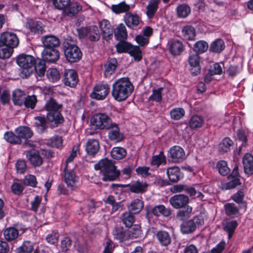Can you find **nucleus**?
Wrapping results in <instances>:
<instances>
[{"mask_svg":"<svg viewBox=\"0 0 253 253\" xmlns=\"http://www.w3.org/2000/svg\"><path fill=\"white\" fill-rule=\"evenodd\" d=\"M176 12L178 18H185L190 14L191 8L188 5L182 3L177 6Z\"/></svg>","mask_w":253,"mask_h":253,"instance_id":"473e14b6","label":"nucleus"},{"mask_svg":"<svg viewBox=\"0 0 253 253\" xmlns=\"http://www.w3.org/2000/svg\"><path fill=\"white\" fill-rule=\"evenodd\" d=\"M110 91V86L107 84H100L94 87L90 96L91 98L102 100L104 99Z\"/></svg>","mask_w":253,"mask_h":253,"instance_id":"9d476101","label":"nucleus"},{"mask_svg":"<svg viewBox=\"0 0 253 253\" xmlns=\"http://www.w3.org/2000/svg\"><path fill=\"white\" fill-rule=\"evenodd\" d=\"M41 40L46 48H54L59 44L58 39L52 35L44 36L42 38Z\"/></svg>","mask_w":253,"mask_h":253,"instance_id":"c756f323","label":"nucleus"},{"mask_svg":"<svg viewBox=\"0 0 253 253\" xmlns=\"http://www.w3.org/2000/svg\"><path fill=\"white\" fill-rule=\"evenodd\" d=\"M108 137L111 140L120 142L124 139L123 134L120 131V129L117 124L112 123L109 127Z\"/></svg>","mask_w":253,"mask_h":253,"instance_id":"412c9836","label":"nucleus"},{"mask_svg":"<svg viewBox=\"0 0 253 253\" xmlns=\"http://www.w3.org/2000/svg\"><path fill=\"white\" fill-rule=\"evenodd\" d=\"M167 174L169 180L173 182L178 181L182 177L180 169L177 167H172L168 168Z\"/></svg>","mask_w":253,"mask_h":253,"instance_id":"bb28decb","label":"nucleus"},{"mask_svg":"<svg viewBox=\"0 0 253 253\" xmlns=\"http://www.w3.org/2000/svg\"><path fill=\"white\" fill-rule=\"evenodd\" d=\"M242 162L245 173L249 175L253 174V156L247 153L243 157Z\"/></svg>","mask_w":253,"mask_h":253,"instance_id":"a878e982","label":"nucleus"},{"mask_svg":"<svg viewBox=\"0 0 253 253\" xmlns=\"http://www.w3.org/2000/svg\"><path fill=\"white\" fill-rule=\"evenodd\" d=\"M116 39L120 41H123L127 37V32L125 25L123 24H119L114 32Z\"/></svg>","mask_w":253,"mask_h":253,"instance_id":"e433bc0d","label":"nucleus"},{"mask_svg":"<svg viewBox=\"0 0 253 253\" xmlns=\"http://www.w3.org/2000/svg\"><path fill=\"white\" fill-rule=\"evenodd\" d=\"M18 231L15 228H8L4 231V237L7 241L15 240L18 237Z\"/></svg>","mask_w":253,"mask_h":253,"instance_id":"a18cd8bd","label":"nucleus"},{"mask_svg":"<svg viewBox=\"0 0 253 253\" xmlns=\"http://www.w3.org/2000/svg\"><path fill=\"white\" fill-rule=\"evenodd\" d=\"M64 52L66 59L70 62H78L82 57L80 49L75 44L65 42Z\"/></svg>","mask_w":253,"mask_h":253,"instance_id":"423d86ee","label":"nucleus"},{"mask_svg":"<svg viewBox=\"0 0 253 253\" xmlns=\"http://www.w3.org/2000/svg\"><path fill=\"white\" fill-rule=\"evenodd\" d=\"M82 9V6L75 1L70 2L62 10V15L64 16L73 17Z\"/></svg>","mask_w":253,"mask_h":253,"instance_id":"f8f14e48","label":"nucleus"},{"mask_svg":"<svg viewBox=\"0 0 253 253\" xmlns=\"http://www.w3.org/2000/svg\"><path fill=\"white\" fill-rule=\"evenodd\" d=\"M78 32L80 39L86 38L90 41H97L100 38V33L96 26L82 27Z\"/></svg>","mask_w":253,"mask_h":253,"instance_id":"6e6552de","label":"nucleus"},{"mask_svg":"<svg viewBox=\"0 0 253 253\" xmlns=\"http://www.w3.org/2000/svg\"><path fill=\"white\" fill-rule=\"evenodd\" d=\"M25 94L21 89H16L13 92L12 100L14 104L18 106L23 105Z\"/></svg>","mask_w":253,"mask_h":253,"instance_id":"f704fd0d","label":"nucleus"},{"mask_svg":"<svg viewBox=\"0 0 253 253\" xmlns=\"http://www.w3.org/2000/svg\"><path fill=\"white\" fill-rule=\"evenodd\" d=\"M143 205V202L141 200L135 199L128 206V209L131 212L137 213L142 210Z\"/></svg>","mask_w":253,"mask_h":253,"instance_id":"79ce46f5","label":"nucleus"},{"mask_svg":"<svg viewBox=\"0 0 253 253\" xmlns=\"http://www.w3.org/2000/svg\"><path fill=\"white\" fill-rule=\"evenodd\" d=\"M189 63L191 67L195 68L196 72H198L200 71V57L198 54H193L191 55L189 57Z\"/></svg>","mask_w":253,"mask_h":253,"instance_id":"13d9d810","label":"nucleus"},{"mask_svg":"<svg viewBox=\"0 0 253 253\" xmlns=\"http://www.w3.org/2000/svg\"><path fill=\"white\" fill-rule=\"evenodd\" d=\"M116 47L118 52H128L135 60L139 61L142 58V51L138 46L121 41L116 45Z\"/></svg>","mask_w":253,"mask_h":253,"instance_id":"20e7f679","label":"nucleus"},{"mask_svg":"<svg viewBox=\"0 0 253 253\" xmlns=\"http://www.w3.org/2000/svg\"><path fill=\"white\" fill-rule=\"evenodd\" d=\"M185 115L184 110L180 107L175 108L170 111V118L172 120H178L181 119Z\"/></svg>","mask_w":253,"mask_h":253,"instance_id":"603ef678","label":"nucleus"},{"mask_svg":"<svg viewBox=\"0 0 253 253\" xmlns=\"http://www.w3.org/2000/svg\"><path fill=\"white\" fill-rule=\"evenodd\" d=\"M42 58L44 61L55 63L59 58V52L55 48H46L42 52Z\"/></svg>","mask_w":253,"mask_h":253,"instance_id":"aec40b11","label":"nucleus"},{"mask_svg":"<svg viewBox=\"0 0 253 253\" xmlns=\"http://www.w3.org/2000/svg\"><path fill=\"white\" fill-rule=\"evenodd\" d=\"M46 76L48 80L52 82H57L60 79V74L57 69L51 68L47 70Z\"/></svg>","mask_w":253,"mask_h":253,"instance_id":"bf43d9fd","label":"nucleus"},{"mask_svg":"<svg viewBox=\"0 0 253 253\" xmlns=\"http://www.w3.org/2000/svg\"><path fill=\"white\" fill-rule=\"evenodd\" d=\"M37 102V97L35 95H29L25 97L23 104L27 108L34 109Z\"/></svg>","mask_w":253,"mask_h":253,"instance_id":"e2e57ef3","label":"nucleus"},{"mask_svg":"<svg viewBox=\"0 0 253 253\" xmlns=\"http://www.w3.org/2000/svg\"><path fill=\"white\" fill-rule=\"evenodd\" d=\"M64 84L71 87H75L78 82V75L74 70H68L64 73Z\"/></svg>","mask_w":253,"mask_h":253,"instance_id":"f3484780","label":"nucleus"},{"mask_svg":"<svg viewBox=\"0 0 253 253\" xmlns=\"http://www.w3.org/2000/svg\"><path fill=\"white\" fill-rule=\"evenodd\" d=\"M36 60L34 57L30 55L22 54L19 55L17 58V64L24 70H27L25 74L29 75L33 71V67L35 64Z\"/></svg>","mask_w":253,"mask_h":253,"instance_id":"1a4fd4ad","label":"nucleus"},{"mask_svg":"<svg viewBox=\"0 0 253 253\" xmlns=\"http://www.w3.org/2000/svg\"><path fill=\"white\" fill-rule=\"evenodd\" d=\"M156 236L159 243L162 246H168L171 243V237L167 231H159L157 232Z\"/></svg>","mask_w":253,"mask_h":253,"instance_id":"cd10ccee","label":"nucleus"},{"mask_svg":"<svg viewBox=\"0 0 253 253\" xmlns=\"http://www.w3.org/2000/svg\"><path fill=\"white\" fill-rule=\"evenodd\" d=\"M152 212L157 216L162 215L165 217H168L171 213L170 210L169 208H166L163 205H160L154 207L152 210Z\"/></svg>","mask_w":253,"mask_h":253,"instance_id":"72a5a7b5","label":"nucleus"},{"mask_svg":"<svg viewBox=\"0 0 253 253\" xmlns=\"http://www.w3.org/2000/svg\"><path fill=\"white\" fill-rule=\"evenodd\" d=\"M114 238L120 242H123L129 239L127 231H124L122 228H116L113 231Z\"/></svg>","mask_w":253,"mask_h":253,"instance_id":"c9c22d12","label":"nucleus"},{"mask_svg":"<svg viewBox=\"0 0 253 253\" xmlns=\"http://www.w3.org/2000/svg\"><path fill=\"white\" fill-rule=\"evenodd\" d=\"M94 168L96 170H100L103 174L102 179L104 181L114 180L120 174V172L116 170L115 166L108 159L101 160L94 166Z\"/></svg>","mask_w":253,"mask_h":253,"instance_id":"f03ea898","label":"nucleus"},{"mask_svg":"<svg viewBox=\"0 0 253 253\" xmlns=\"http://www.w3.org/2000/svg\"><path fill=\"white\" fill-rule=\"evenodd\" d=\"M112 123L111 119L104 113L95 114L90 120L91 125L100 130L109 129Z\"/></svg>","mask_w":253,"mask_h":253,"instance_id":"39448f33","label":"nucleus"},{"mask_svg":"<svg viewBox=\"0 0 253 253\" xmlns=\"http://www.w3.org/2000/svg\"><path fill=\"white\" fill-rule=\"evenodd\" d=\"M122 220L126 227H130L134 221V218L130 212H126L123 214Z\"/></svg>","mask_w":253,"mask_h":253,"instance_id":"0e129e2a","label":"nucleus"},{"mask_svg":"<svg viewBox=\"0 0 253 253\" xmlns=\"http://www.w3.org/2000/svg\"><path fill=\"white\" fill-rule=\"evenodd\" d=\"M228 178L230 180L229 182L223 183L222 185V187L224 189H232L241 184L237 167L234 168L231 174L228 177Z\"/></svg>","mask_w":253,"mask_h":253,"instance_id":"ddd939ff","label":"nucleus"},{"mask_svg":"<svg viewBox=\"0 0 253 253\" xmlns=\"http://www.w3.org/2000/svg\"><path fill=\"white\" fill-rule=\"evenodd\" d=\"M79 177L76 175L73 170H68L65 168L64 174V180L68 187L73 189L79 185Z\"/></svg>","mask_w":253,"mask_h":253,"instance_id":"2eb2a0df","label":"nucleus"},{"mask_svg":"<svg viewBox=\"0 0 253 253\" xmlns=\"http://www.w3.org/2000/svg\"><path fill=\"white\" fill-rule=\"evenodd\" d=\"M111 154L113 159L120 160L126 156V150L122 147H114L112 150Z\"/></svg>","mask_w":253,"mask_h":253,"instance_id":"09e8293b","label":"nucleus"},{"mask_svg":"<svg viewBox=\"0 0 253 253\" xmlns=\"http://www.w3.org/2000/svg\"><path fill=\"white\" fill-rule=\"evenodd\" d=\"M204 123L203 118L198 115L193 116L189 121V126L192 129L201 127Z\"/></svg>","mask_w":253,"mask_h":253,"instance_id":"4c0bfd02","label":"nucleus"},{"mask_svg":"<svg viewBox=\"0 0 253 253\" xmlns=\"http://www.w3.org/2000/svg\"><path fill=\"white\" fill-rule=\"evenodd\" d=\"M13 50L8 46L3 44L0 42V58L5 59L9 58Z\"/></svg>","mask_w":253,"mask_h":253,"instance_id":"49530a36","label":"nucleus"},{"mask_svg":"<svg viewBox=\"0 0 253 253\" xmlns=\"http://www.w3.org/2000/svg\"><path fill=\"white\" fill-rule=\"evenodd\" d=\"M15 133L18 137L22 140V139H27L31 138L33 134L31 129L27 126H21L15 129Z\"/></svg>","mask_w":253,"mask_h":253,"instance_id":"c85d7f7f","label":"nucleus"},{"mask_svg":"<svg viewBox=\"0 0 253 253\" xmlns=\"http://www.w3.org/2000/svg\"><path fill=\"white\" fill-rule=\"evenodd\" d=\"M117 61L115 58H111L108 60L104 66V76L109 78L112 75L117 66Z\"/></svg>","mask_w":253,"mask_h":253,"instance_id":"7c9ffc66","label":"nucleus"},{"mask_svg":"<svg viewBox=\"0 0 253 253\" xmlns=\"http://www.w3.org/2000/svg\"><path fill=\"white\" fill-rule=\"evenodd\" d=\"M217 168L219 173L222 175H226L228 174L230 169L227 166V164L225 161H220L217 164Z\"/></svg>","mask_w":253,"mask_h":253,"instance_id":"680f3d73","label":"nucleus"},{"mask_svg":"<svg viewBox=\"0 0 253 253\" xmlns=\"http://www.w3.org/2000/svg\"><path fill=\"white\" fill-rule=\"evenodd\" d=\"M192 208L187 207L185 209L179 211L177 214V217L181 220L188 218L192 212Z\"/></svg>","mask_w":253,"mask_h":253,"instance_id":"69168bd1","label":"nucleus"},{"mask_svg":"<svg viewBox=\"0 0 253 253\" xmlns=\"http://www.w3.org/2000/svg\"><path fill=\"white\" fill-rule=\"evenodd\" d=\"M208 48L207 42L204 41H200L195 43L193 49L197 53H202L207 51Z\"/></svg>","mask_w":253,"mask_h":253,"instance_id":"4d7b16f0","label":"nucleus"},{"mask_svg":"<svg viewBox=\"0 0 253 253\" xmlns=\"http://www.w3.org/2000/svg\"><path fill=\"white\" fill-rule=\"evenodd\" d=\"M189 202V198L182 194L176 195L169 199L170 205L175 209H179L185 206Z\"/></svg>","mask_w":253,"mask_h":253,"instance_id":"6ab92c4d","label":"nucleus"},{"mask_svg":"<svg viewBox=\"0 0 253 253\" xmlns=\"http://www.w3.org/2000/svg\"><path fill=\"white\" fill-rule=\"evenodd\" d=\"M203 224V216H197L191 220L183 222L180 226V230L183 234H190L193 232L197 227Z\"/></svg>","mask_w":253,"mask_h":253,"instance_id":"0eeeda50","label":"nucleus"},{"mask_svg":"<svg viewBox=\"0 0 253 253\" xmlns=\"http://www.w3.org/2000/svg\"><path fill=\"white\" fill-rule=\"evenodd\" d=\"M70 0H52V2L55 8L62 11L65 6H67L69 3Z\"/></svg>","mask_w":253,"mask_h":253,"instance_id":"774afa93","label":"nucleus"},{"mask_svg":"<svg viewBox=\"0 0 253 253\" xmlns=\"http://www.w3.org/2000/svg\"><path fill=\"white\" fill-rule=\"evenodd\" d=\"M237 225L238 223L237 221L235 220L226 221L223 223V226L224 230L228 232L229 238H231L232 237L234 230Z\"/></svg>","mask_w":253,"mask_h":253,"instance_id":"a19ab883","label":"nucleus"},{"mask_svg":"<svg viewBox=\"0 0 253 253\" xmlns=\"http://www.w3.org/2000/svg\"><path fill=\"white\" fill-rule=\"evenodd\" d=\"M233 143L232 141L229 138H225L219 144V151L222 152H227L230 149Z\"/></svg>","mask_w":253,"mask_h":253,"instance_id":"864d4df0","label":"nucleus"},{"mask_svg":"<svg viewBox=\"0 0 253 253\" xmlns=\"http://www.w3.org/2000/svg\"><path fill=\"white\" fill-rule=\"evenodd\" d=\"M147 186L146 183L137 181L130 186V190L133 193H143L146 191Z\"/></svg>","mask_w":253,"mask_h":253,"instance_id":"ea45409f","label":"nucleus"},{"mask_svg":"<svg viewBox=\"0 0 253 253\" xmlns=\"http://www.w3.org/2000/svg\"><path fill=\"white\" fill-rule=\"evenodd\" d=\"M45 107L48 112L47 118L49 121L54 122L56 125L63 122V117L59 112L62 107V104L58 103L53 98H50L46 102Z\"/></svg>","mask_w":253,"mask_h":253,"instance_id":"7ed1b4c3","label":"nucleus"},{"mask_svg":"<svg viewBox=\"0 0 253 253\" xmlns=\"http://www.w3.org/2000/svg\"><path fill=\"white\" fill-rule=\"evenodd\" d=\"M166 163V157L163 153L161 152L159 155H155L152 157L151 165L158 168L161 164Z\"/></svg>","mask_w":253,"mask_h":253,"instance_id":"3c124183","label":"nucleus"},{"mask_svg":"<svg viewBox=\"0 0 253 253\" xmlns=\"http://www.w3.org/2000/svg\"><path fill=\"white\" fill-rule=\"evenodd\" d=\"M169 50L173 55H179L183 49L182 42L177 40H171L168 42Z\"/></svg>","mask_w":253,"mask_h":253,"instance_id":"b1692460","label":"nucleus"},{"mask_svg":"<svg viewBox=\"0 0 253 253\" xmlns=\"http://www.w3.org/2000/svg\"><path fill=\"white\" fill-rule=\"evenodd\" d=\"M183 37L188 40H193L195 39L196 33L195 29L191 26H185L182 29Z\"/></svg>","mask_w":253,"mask_h":253,"instance_id":"c03bdc74","label":"nucleus"},{"mask_svg":"<svg viewBox=\"0 0 253 253\" xmlns=\"http://www.w3.org/2000/svg\"><path fill=\"white\" fill-rule=\"evenodd\" d=\"M169 157L174 163L182 162L185 159V152L179 146H174L169 151Z\"/></svg>","mask_w":253,"mask_h":253,"instance_id":"dca6fc26","label":"nucleus"},{"mask_svg":"<svg viewBox=\"0 0 253 253\" xmlns=\"http://www.w3.org/2000/svg\"><path fill=\"white\" fill-rule=\"evenodd\" d=\"M34 69L36 73L40 77H42L44 75L45 71V65L44 60L38 59L36 61Z\"/></svg>","mask_w":253,"mask_h":253,"instance_id":"6e6d98bb","label":"nucleus"},{"mask_svg":"<svg viewBox=\"0 0 253 253\" xmlns=\"http://www.w3.org/2000/svg\"><path fill=\"white\" fill-rule=\"evenodd\" d=\"M161 0H150L146 7V14L149 19L154 17L158 8Z\"/></svg>","mask_w":253,"mask_h":253,"instance_id":"2f4dec72","label":"nucleus"},{"mask_svg":"<svg viewBox=\"0 0 253 253\" xmlns=\"http://www.w3.org/2000/svg\"><path fill=\"white\" fill-rule=\"evenodd\" d=\"M33 250L32 243L30 241H25L23 245L17 249V253H30Z\"/></svg>","mask_w":253,"mask_h":253,"instance_id":"052dcab7","label":"nucleus"},{"mask_svg":"<svg viewBox=\"0 0 253 253\" xmlns=\"http://www.w3.org/2000/svg\"><path fill=\"white\" fill-rule=\"evenodd\" d=\"M4 139L8 142L13 144H20L22 140L18 137V135L11 131H7L4 134Z\"/></svg>","mask_w":253,"mask_h":253,"instance_id":"37998d69","label":"nucleus"},{"mask_svg":"<svg viewBox=\"0 0 253 253\" xmlns=\"http://www.w3.org/2000/svg\"><path fill=\"white\" fill-rule=\"evenodd\" d=\"M99 26L102 31L103 38L108 40L111 38L114 32L110 22L106 19H103L99 23Z\"/></svg>","mask_w":253,"mask_h":253,"instance_id":"5701e85b","label":"nucleus"},{"mask_svg":"<svg viewBox=\"0 0 253 253\" xmlns=\"http://www.w3.org/2000/svg\"><path fill=\"white\" fill-rule=\"evenodd\" d=\"M224 48V42L221 39H217L211 44L210 50L214 52H220Z\"/></svg>","mask_w":253,"mask_h":253,"instance_id":"8fccbe9b","label":"nucleus"},{"mask_svg":"<svg viewBox=\"0 0 253 253\" xmlns=\"http://www.w3.org/2000/svg\"><path fill=\"white\" fill-rule=\"evenodd\" d=\"M112 94L118 101L126 100L132 93L133 86L127 78H122L113 84Z\"/></svg>","mask_w":253,"mask_h":253,"instance_id":"f257e3e1","label":"nucleus"},{"mask_svg":"<svg viewBox=\"0 0 253 253\" xmlns=\"http://www.w3.org/2000/svg\"><path fill=\"white\" fill-rule=\"evenodd\" d=\"M99 148V143L97 139H90L86 143L85 151L89 155H94L98 152Z\"/></svg>","mask_w":253,"mask_h":253,"instance_id":"393cba45","label":"nucleus"},{"mask_svg":"<svg viewBox=\"0 0 253 253\" xmlns=\"http://www.w3.org/2000/svg\"><path fill=\"white\" fill-rule=\"evenodd\" d=\"M162 90V87L159 88L157 89L153 90V93L149 97V100L156 102L161 101Z\"/></svg>","mask_w":253,"mask_h":253,"instance_id":"338daca9","label":"nucleus"},{"mask_svg":"<svg viewBox=\"0 0 253 253\" xmlns=\"http://www.w3.org/2000/svg\"><path fill=\"white\" fill-rule=\"evenodd\" d=\"M24 153L27 158L34 166L39 167L42 164V159L38 151L35 150L25 151Z\"/></svg>","mask_w":253,"mask_h":253,"instance_id":"4be33fe9","label":"nucleus"},{"mask_svg":"<svg viewBox=\"0 0 253 253\" xmlns=\"http://www.w3.org/2000/svg\"><path fill=\"white\" fill-rule=\"evenodd\" d=\"M0 42L12 49L19 44V39L16 35L9 32H3L1 34Z\"/></svg>","mask_w":253,"mask_h":253,"instance_id":"9b49d317","label":"nucleus"},{"mask_svg":"<svg viewBox=\"0 0 253 253\" xmlns=\"http://www.w3.org/2000/svg\"><path fill=\"white\" fill-rule=\"evenodd\" d=\"M224 209L226 214L229 216H235L239 213V210L234 204H226L224 206Z\"/></svg>","mask_w":253,"mask_h":253,"instance_id":"5fc2aeb1","label":"nucleus"},{"mask_svg":"<svg viewBox=\"0 0 253 253\" xmlns=\"http://www.w3.org/2000/svg\"><path fill=\"white\" fill-rule=\"evenodd\" d=\"M130 8V5L126 4L125 1L121 2L117 4H113L111 6L112 10L116 14L128 11Z\"/></svg>","mask_w":253,"mask_h":253,"instance_id":"58836bf2","label":"nucleus"},{"mask_svg":"<svg viewBox=\"0 0 253 253\" xmlns=\"http://www.w3.org/2000/svg\"><path fill=\"white\" fill-rule=\"evenodd\" d=\"M124 21L126 25L130 28L138 27L142 23L140 18L137 14L131 12L125 14Z\"/></svg>","mask_w":253,"mask_h":253,"instance_id":"a211bd4d","label":"nucleus"},{"mask_svg":"<svg viewBox=\"0 0 253 253\" xmlns=\"http://www.w3.org/2000/svg\"><path fill=\"white\" fill-rule=\"evenodd\" d=\"M26 26L32 34L40 35L44 32L43 25L40 21L28 19Z\"/></svg>","mask_w":253,"mask_h":253,"instance_id":"4468645a","label":"nucleus"},{"mask_svg":"<svg viewBox=\"0 0 253 253\" xmlns=\"http://www.w3.org/2000/svg\"><path fill=\"white\" fill-rule=\"evenodd\" d=\"M36 122L35 125L37 127V130L40 133H42L46 128V121L45 118L43 117H35Z\"/></svg>","mask_w":253,"mask_h":253,"instance_id":"de8ad7c7","label":"nucleus"}]
</instances>
